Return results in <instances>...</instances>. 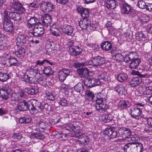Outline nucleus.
I'll list each match as a JSON object with an SVG mask.
<instances>
[{"label":"nucleus","instance_id":"f257e3e1","mask_svg":"<svg viewBox=\"0 0 152 152\" xmlns=\"http://www.w3.org/2000/svg\"><path fill=\"white\" fill-rule=\"evenodd\" d=\"M29 112L32 114L35 115L39 112H43L45 109L46 110V106L48 105L45 102H41L37 100L31 102Z\"/></svg>","mask_w":152,"mask_h":152},{"label":"nucleus","instance_id":"f03ea898","mask_svg":"<svg viewBox=\"0 0 152 152\" xmlns=\"http://www.w3.org/2000/svg\"><path fill=\"white\" fill-rule=\"evenodd\" d=\"M124 149L125 152H142L143 145L138 142H128L124 145Z\"/></svg>","mask_w":152,"mask_h":152},{"label":"nucleus","instance_id":"7ed1b4c3","mask_svg":"<svg viewBox=\"0 0 152 152\" xmlns=\"http://www.w3.org/2000/svg\"><path fill=\"white\" fill-rule=\"evenodd\" d=\"M105 62V58L100 56L97 55L96 56L92 55V58L88 62V65L95 66L101 65Z\"/></svg>","mask_w":152,"mask_h":152},{"label":"nucleus","instance_id":"20e7f679","mask_svg":"<svg viewBox=\"0 0 152 152\" xmlns=\"http://www.w3.org/2000/svg\"><path fill=\"white\" fill-rule=\"evenodd\" d=\"M3 27L4 30L8 32L12 31L14 28L12 23L9 18L8 12L6 11L4 12Z\"/></svg>","mask_w":152,"mask_h":152},{"label":"nucleus","instance_id":"39448f33","mask_svg":"<svg viewBox=\"0 0 152 152\" xmlns=\"http://www.w3.org/2000/svg\"><path fill=\"white\" fill-rule=\"evenodd\" d=\"M45 28L41 23H38L34 27L33 32L31 33V35L35 37H40L44 34Z\"/></svg>","mask_w":152,"mask_h":152},{"label":"nucleus","instance_id":"423d86ee","mask_svg":"<svg viewBox=\"0 0 152 152\" xmlns=\"http://www.w3.org/2000/svg\"><path fill=\"white\" fill-rule=\"evenodd\" d=\"M38 70L36 69H31L28 71L27 74H25L23 76V79L26 82L31 83L33 79L38 73Z\"/></svg>","mask_w":152,"mask_h":152},{"label":"nucleus","instance_id":"0eeeda50","mask_svg":"<svg viewBox=\"0 0 152 152\" xmlns=\"http://www.w3.org/2000/svg\"><path fill=\"white\" fill-rule=\"evenodd\" d=\"M118 3L121 7V12L122 14H131L130 13L131 7L130 5L128 4L124 0H118Z\"/></svg>","mask_w":152,"mask_h":152},{"label":"nucleus","instance_id":"6e6552de","mask_svg":"<svg viewBox=\"0 0 152 152\" xmlns=\"http://www.w3.org/2000/svg\"><path fill=\"white\" fill-rule=\"evenodd\" d=\"M41 22L43 26L45 28L48 29L52 26L51 25L52 22V17L49 14H44L41 18Z\"/></svg>","mask_w":152,"mask_h":152},{"label":"nucleus","instance_id":"1a4fd4ad","mask_svg":"<svg viewBox=\"0 0 152 152\" xmlns=\"http://www.w3.org/2000/svg\"><path fill=\"white\" fill-rule=\"evenodd\" d=\"M9 90L10 89L8 85H3L0 87V96L4 100L8 99L9 97Z\"/></svg>","mask_w":152,"mask_h":152},{"label":"nucleus","instance_id":"9d476101","mask_svg":"<svg viewBox=\"0 0 152 152\" xmlns=\"http://www.w3.org/2000/svg\"><path fill=\"white\" fill-rule=\"evenodd\" d=\"M79 25L82 29L88 30L92 29L91 22L89 19H82L79 22Z\"/></svg>","mask_w":152,"mask_h":152},{"label":"nucleus","instance_id":"9b49d317","mask_svg":"<svg viewBox=\"0 0 152 152\" xmlns=\"http://www.w3.org/2000/svg\"><path fill=\"white\" fill-rule=\"evenodd\" d=\"M41 10L46 12L52 11L53 9L54 6L50 2L42 1L39 4Z\"/></svg>","mask_w":152,"mask_h":152},{"label":"nucleus","instance_id":"f8f14e48","mask_svg":"<svg viewBox=\"0 0 152 152\" xmlns=\"http://www.w3.org/2000/svg\"><path fill=\"white\" fill-rule=\"evenodd\" d=\"M31 101L29 100L27 102L25 100H23L19 102L16 108L21 111H25L28 109V110L29 111V110L30 109V106L31 104Z\"/></svg>","mask_w":152,"mask_h":152},{"label":"nucleus","instance_id":"ddd939ff","mask_svg":"<svg viewBox=\"0 0 152 152\" xmlns=\"http://www.w3.org/2000/svg\"><path fill=\"white\" fill-rule=\"evenodd\" d=\"M84 83L85 86L90 88L99 85L100 81L94 78H89L84 80Z\"/></svg>","mask_w":152,"mask_h":152},{"label":"nucleus","instance_id":"4468645a","mask_svg":"<svg viewBox=\"0 0 152 152\" xmlns=\"http://www.w3.org/2000/svg\"><path fill=\"white\" fill-rule=\"evenodd\" d=\"M69 128L70 131L71 130L74 132V134L72 136L73 137H79L83 135L82 131L80 129V127L79 126H74L72 124H70Z\"/></svg>","mask_w":152,"mask_h":152},{"label":"nucleus","instance_id":"2eb2a0df","mask_svg":"<svg viewBox=\"0 0 152 152\" xmlns=\"http://www.w3.org/2000/svg\"><path fill=\"white\" fill-rule=\"evenodd\" d=\"M130 114L131 117L136 118L141 114L142 112V108L138 106H135L131 107L130 109Z\"/></svg>","mask_w":152,"mask_h":152},{"label":"nucleus","instance_id":"dca6fc26","mask_svg":"<svg viewBox=\"0 0 152 152\" xmlns=\"http://www.w3.org/2000/svg\"><path fill=\"white\" fill-rule=\"evenodd\" d=\"M70 72V70L67 69H63L60 71L58 72V78L61 82L64 81L66 77L69 75Z\"/></svg>","mask_w":152,"mask_h":152},{"label":"nucleus","instance_id":"f3484780","mask_svg":"<svg viewBox=\"0 0 152 152\" xmlns=\"http://www.w3.org/2000/svg\"><path fill=\"white\" fill-rule=\"evenodd\" d=\"M27 23V27L29 28H32L34 27L37 24L38 20L37 18L35 16L30 17L27 16L26 18Z\"/></svg>","mask_w":152,"mask_h":152},{"label":"nucleus","instance_id":"a211bd4d","mask_svg":"<svg viewBox=\"0 0 152 152\" xmlns=\"http://www.w3.org/2000/svg\"><path fill=\"white\" fill-rule=\"evenodd\" d=\"M139 91L141 94L149 95L152 94V87L151 86L141 87L139 88Z\"/></svg>","mask_w":152,"mask_h":152},{"label":"nucleus","instance_id":"6ab92c4d","mask_svg":"<svg viewBox=\"0 0 152 152\" xmlns=\"http://www.w3.org/2000/svg\"><path fill=\"white\" fill-rule=\"evenodd\" d=\"M17 41L16 45H18V43H22L23 45L26 44L28 42V37L25 35L23 34H20L16 38Z\"/></svg>","mask_w":152,"mask_h":152},{"label":"nucleus","instance_id":"aec40b11","mask_svg":"<svg viewBox=\"0 0 152 152\" xmlns=\"http://www.w3.org/2000/svg\"><path fill=\"white\" fill-rule=\"evenodd\" d=\"M5 11L7 12L6 11ZM7 12L8 13L9 18H10L15 21H16L18 22H20L21 20L22 19L20 17V14L19 13H17L15 12H10L7 11Z\"/></svg>","mask_w":152,"mask_h":152},{"label":"nucleus","instance_id":"412c9836","mask_svg":"<svg viewBox=\"0 0 152 152\" xmlns=\"http://www.w3.org/2000/svg\"><path fill=\"white\" fill-rule=\"evenodd\" d=\"M13 7L15 10L18 11L21 13L24 12L26 11L25 9L19 1H15L13 3Z\"/></svg>","mask_w":152,"mask_h":152},{"label":"nucleus","instance_id":"4be33fe9","mask_svg":"<svg viewBox=\"0 0 152 152\" xmlns=\"http://www.w3.org/2000/svg\"><path fill=\"white\" fill-rule=\"evenodd\" d=\"M69 49L71 51V55L74 56L79 55L83 50L81 48L77 46L74 47L71 46L69 47Z\"/></svg>","mask_w":152,"mask_h":152},{"label":"nucleus","instance_id":"5701e85b","mask_svg":"<svg viewBox=\"0 0 152 152\" xmlns=\"http://www.w3.org/2000/svg\"><path fill=\"white\" fill-rule=\"evenodd\" d=\"M62 30L65 35L71 36L73 32V29L72 27L70 26L64 25L63 26Z\"/></svg>","mask_w":152,"mask_h":152},{"label":"nucleus","instance_id":"b1692460","mask_svg":"<svg viewBox=\"0 0 152 152\" xmlns=\"http://www.w3.org/2000/svg\"><path fill=\"white\" fill-rule=\"evenodd\" d=\"M105 132L107 134L111 136L112 138L116 137L118 134L117 132L115 130V129L113 127L106 129L105 130Z\"/></svg>","mask_w":152,"mask_h":152},{"label":"nucleus","instance_id":"393cba45","mask_svg":"<svg viewBox=\"0 0 152 152\" xmlns=\"http://www.w3.org/2000/svg\"><path fill=\"white\" fill-rule=\"evenodd\" d=\"M142 81V79L140 77H135L132 79L129 83V84L132 87H134L140 84Z\"/></svg>","mask_w":152,"mask_h":152},{"label":"nucleus","instance_id":"a878e982","mask_svg":"<svg viewBox=\"0 0 152 152\" xmlns=\"http://www.w3.org/2000/svg\"><path fill=\"white\" fill-rule=\"evenodd\" d=\"M136 39L138 41H141L147 42L148 40L145 35L142 32H138L136 34Z\"/></svg>","mask_w":152,"mask_h":152},{"label":"nucleus","instance_id":"bb28decb","mask_svg":"<svg viewBox=\"0 0 152 152\" xmlns=\"http://www.w3.org/2000/svg\"><path fill=\"white\" fill-rule=\"evenodd\" d=\"M118 3L115 0H107L105 5L107 8L113 9L116 7Z\"/></svg>","mask_w":152,"mask_h":152},{"label":"nucleus","instance_id":"cd10ccee","mask_svg":"<svg viewBox=\"0 0 152 152\" xmlns=\"http://www.w3.org/2000/svg\"><path fill=\"white\" fill-rule=\"evenodd\" d=\"M140 62V60L138 58L134 57L130 63L129 67L131 69H136L139 66Z\"/></svg>","mask_w":152,"mask_h":152},{"label":"nucleus","instance_id":"c85d7f7f","mask_svg":"<svg viewBox=\"0 0 152 152\" xmlns=\"http://www.w3.org/2000/svg\"><path fill=\"white\" fill-rule=\"evenodd\" d=\"M112 45L109 41H104L102 43L101 47L103 50L109 51L112 48Z\"/></svg>","mask_w":152,"mask_h":152},{"label":"nucleus","instance_id":"c756f323","mask_svg":"<svg viewBox=\"0 0 152 152\" xmlns=\"http://www.w3.org/2000/svg\"><path fill=\"white\" fill-rule=\"evenodd\" d=\"M77 72L79 75L82 77L88 76V71L86 68L79 69H77Z\"/></svg>","mask_w":152,"mask_h":152},{"label":"nucleus","instance_id":"7c9ffc66","mask_svg":"<svg viewBox=\"0 0 152 152\" xmlns=\"http://www.w3.org/2000/svg\"><path fill=\"white\" fill-rule=\"evenodd\" d=\"M25 52V50L23 48L21 47L14 53L17 57H20L24 56Z\"/></svg>","mask_w":152,"mask_h":152},{"label":"nucleus","instance_id":"2f4dec72","mask_svg":"<svg viewBox=\"0 0 152 152\" xmlns=\"http://www.w3.org/2000/svg\"><path fill=\"white\" fill-rule=\"evenodd\" d=\"M115 54H112V58L113 59L116 61L117 62L123 61L124 60V58L123 56L120 53H116Z\"/></svg>","mask_w":152,"mask_h":152},{"label":"nucleus","instance_id":"473e14b6","mask_svg":"<svg viewBox=\"0 0 152 152\" xmlns=\"http://www.w3.org/2000/svg\"><path fill=\"white\" fill-rule=\"evenodd\" d=\"M108 107V104L104 102L99 104L96 105V109L102 111H105L107 110Z\"/></svg>","mask_w":152,"mask_h":152},{"label":"nucleus","instance_id":"72a5a7b5","mask_svg":"<svg viewBox=\"0 0 152 152\" xmlns=\"http://www.w3.org/2000/svg\"><path fill=\"white\" fill-rule=\"evenodd\" d=\"M53 26V25H52V26L50 27L47 29V30H50L52 34L55 36H59L60 33L58 29L56 27L54 28Z\"/></svg>","mask_w":152,"mask_h":152},{"label":"nucleus","instance_id":"f704fd0d","mask_svg":"<svg viewBox=\"0 0 152 152\" xmlns=\"http://www.w3.org/2000/svg\"><path fill=\"white\" fill-rule=\"evenodd\" d=\"M7 60L10 64L9 66H17L18 65V61L15 58L10 56V58L7 59Z\"/></svg>","mask_w":152,"mask_h":152},{"label":"nucleus","instance_id":"c9c22d12","mask_svg":"<svg viewBox=\"0 0 152 152\" xmlns=\"http://www.w3.org/2000/svg\"><path fill=\"white\" fill-rule=\"evenodd\" d=\"M10 77L9 75L6 73L3 72H0V81L4 82L7 80Z\"/></svg>","mask_w":152,"mask_h":152},{"label":"nucleus","instance_id":"e433bc0d","mask_svg":"<svg viewBox=\"0 0 152 152\" xmlns=\"http://www.w3.org/2000/svg\"><path fill=\"white\" fill-rule=\"evenodd\" d=\"M25 92L27 93L28 94L34 95L37 93V91L35 88H29L26 87L24 89Z\"/></svg>","mask_w":152,"mask_h":152},{"label":"nucleus","instance_id":"4c0bfd02","mask_svg":"<svg viewBox=\"0 0 152 152\" xmlns=\"http://www.w3.org/2000/svg\"><path fill=\"white\" fill-rule=\"evenodd\" d=\"M43 71L44 73L47 76H50L53 73L51 68L49 66L45 67L43 69Z\"/></svg>","mask_w":152,"mask_h":152},{"label":"nucleus","instance_id":"58836bf2","mask_svg":"<svg viewBox=\"0 0 152 152\" xmlns=\"http://www.w3.org/2000/svg\"><path fill=\"white\" fill-rule=\"evenodd\" d=\"M74 89L77 92H83L84 90V87L82 83H79L74 86Z\"/></svg>","mask_w":152,"mask_h":152},{"label":"nucleus","instance_id":"ea45409f","mask_svg":"<svg viewBox=\"0 0 152 152\" xmlns=\"http://www.w3.org/2000/svg\"><path fill=\"white\" fill-rule=\"evenodd\" d=\"M128 77L126 73H121L119 74L117 77L118 80L120 82H123L126 80L128 78Z\"/></svg>","mask_w":152,"mask_h":152},{"label":"nucleus","instance_id":"a19ab883","mask_svg":"<svg viewBox=\"0 0 152 152\" xmlns=\"http://www.w3.org/2000/svg\"><path fill=\"white\" fill-rule=\"evenodd\" d=\"M103 120L104 122L108 123L110 121L112 122L114 121V119L113 118V117L111 114H108L105 115L103 116Z\"/></svg>","mask_w":152,"mask_h":152},{"label":"nucleus","instance_id":"79ce46f5","mask_svg":"<svg viewBox=\"0 0 152 152\" xmlns=\"http://www.w3.org/2000/svg\"><path fill=\"white\" fill-rule=\"evenodd\" d=\"M31 121V118L29 117H22L19 119V122L20 123L27 124L29 123Z\"/></svg>","mask_w":152,"mask_h":152},{"label":"nucleus","instance_id":"37998d69","mask_svg":"<svg viewBox=\"0 0 152 152\" xmlns=\"http://www.w3.org/2000/svg\"><path fill=\"white\" fill-rule=\"evenodd\" d=\"M115 91L118 93L119 95H125L126 93V89L124 87H120L119 86L115 88Z\"/></svg>","mask_w":152,"mask_h":152},{"label":"nucleus","instance_id":"c03bdc74","mask_svg":"<svg viewBox=\"0 0 152 152\" xmlns=\"http://www.w3.org/2000/svg\"><path fill=\"white\" fill-rule=\"evenodd\" d=\"M33 137L34 139L43 140L45 138L44 135L41 133H36L33 134Z\"/></svg>","mask_w":152,"mask_h":152},{"label":"nucleus","instance_id":"a18cd8bd","mask_svg":"<svg viewBox=\"0 0 152 152\" xmlns=\"http://www.w3.org/2000/svg\"><path fill=\"white\" fill-rule=\"evenodd\" d=\"M118 107L121 109H125L127 106L126 101L125 100H121L118 102Z\"/></svg>","mask_w":152,"mask_h":152},{"label":"nucleus","instance_id":"49530a36","mask_svg":"<svg viewBox=\"0 0 152 152\" xmlns=\"http://www.w3.org/2000/svg\"><path fill=\"white\" fill-rule=\"evenodd\" d=\"M38 125L39 128V130L40 131L41 129L42 130L41 131H42L47 129L48 126V124L44 122H39Z\"/></svg>","mask_w":152,"mask_h":152},{"label":"nucleus","instance_id":"de8ad7c7","mask_svg":"<svg viewBox=\"0 0 152 152\" xmlns=\"http://www.w3.org/2000/svg\"><path fill=\"white\" fill-rule=\"evenodd\" d=\"M98 79L103 80L105 81L107 80V76L105 72H102L98 75Z\"/></svg>","mask_w":152,"mask_h":152},{"label":"nucleus","instance_id":"09e8293b","mask_svg":"<svg viewBox=\"0 0 152 152\" xmlns=\"http://www.w3.org/2000/svg\"><path fill=\"white\" fill-rule=\"evenodd\" d=\"M146 5L145 2L142 0L139 1L137 4V5L138 7L141 9H145Z\"/></svg>","mask_w":152,"mask_h":152},{"label":"nucleus","instance_id":"8fccbe9b","mask_svg":"<svg viewBox=\"0 0 152 152\" xmlns=\"http://www.w3.org/2000/svg\"><path fill=\"white\" fill-rule=\"evenodd\" d=\"M124 130V139L126 138H128L130 137L131 135V132L130 129L127 128L123 127Z\"/></svg>","mask_w":152,"mask_h":152},{"label":"nucleus","instance_id":"3c124183","mask_svg":"<svg viewBox=\"0 0 152 152\" xmlns=\"http://www.w3.org/2000/svg\"><path fill=\"white\" fill-rule=\"evenodd\" d=\"M87 95L88 98L87 99L88 100L92 101L95 97L94 94L90 91H87L86 93Z\"/></svg>","mask_w":152,"mask_h":152},{"label":"nucleus","instance_id":"603ef678","mask_svg":"<svg viewBox=\"0 0 152 152\" xmlns=\"http://www.w3.org/2000/svg\"><path fill=\"white\" fill-rule=\"evenodd\" d=\"M134 54L133 53H130L128 56H126L124 58V61L127 63H128L130 61H132L134 58Z\"/></svg>","mask_w":152,"mask_h":152},{"label":"nucleus","instance_id":"864d4df0","mask_svg":"<svg viewBox=\"0 0 152 152\" xmlns=\"http://www.w3.org/2000/svg\"><path fill=\"white\" fill-rule=\"evenodd\" d=\"M46 97L49 100L53 101L55 99L56 96L52 93L48 92L46 94Z\"/></svg>","mask_w":152,"mask_h":152},{"label":"nucleus","instance_id":"5fc2aeb1","mask_svg":"<svg viewBox=\"0 0 152 152\" xmlns=\"http://www.w3.org/2000/svg\"><path fill=\"white\" fill-rule=\"evenodd\" d=\"M76 9L77 12L80 14L82 16V14H83L84 12V10L86 8H83L81 6H78L77 7Z\"/></svg>","mask_w":152,"mask_h":152},{"label":"nucleus","instance_id":"6e6d98bb","mask_svg":"<svg viewBox=\"0 0 152 152\" xmlns=\"http://www.w3.org/2000/svg\"><path fill=\"white\" fill-rule=\"evenodd\" d=\"M84 11H84L83 14L82 15V17L83 18V19H87L89 17L90 15L89 10L86 8Z\"/></svg>","mask_w":152,"mask_h":152},{"label":"nucleus","instance_id":"4d7b16f0","mask_svg":"<svg viewBox=\"0 0 152 152\" xmlns=\"http://www.w3.org/2000/svg\"><path fill=\"white\" fill-rule=\"evenodd\" d=\"M10 99L12 101H16L18 100L19 97L17 94L12 93L11 95Z\"/></svg>","mask_w":152,"mask_h":152},{"label":"nucleus","instance_id":"13d9d810","mask_svg":"<svg viewBox=\"0 0 152 152\" xmlns=\"http://www.w3.org/2000/svg\"><path fill=\"white\" fill-rule=\"evenodd\" d=\"M118 137H120L123 139H124V130L123 127L120 128L118 131Z\"/></svg>","mask_w":152,"mask_h":152},{"label":"nucleus","instance_id":"bf43d9fd","mask_svg":"<svg viewBox=\"0 0 152 152\" xmlns=\"http://www.w3.org/2000/svg\"><path fill=\"white\" fill-rule=\"evenodd\" d=\"M87 64V63L84 62H76L74 64V66L75 68H78L81 66H86Z\"/></svg>","mask_w":152,"mask_h":152},{"label":"nucleus","instance_id":"052dcab7","mask_svg":"<svg viewBox=\"0 0 152 152\" xmlns=\"http://www.w3.org/2000/svg\"><path fill=\"white\" fill-rule=\"evenodd\" d=\"M67 100L64 98L61 99L58 102V104L61 106H64L66 105Z\"/></svg>","mask_w":152,"mask_h":152},{"label":"nucleus","instance_id":"680f3d73","mask_svg":"<svg viewBox=\"0 0 152 152\" xmlns=\"http://www.w3.org/2000/svg\"><path fill=\"white\" fill-rule=\"evenodd\" d=\"M96 102V104H99L104 102L103 99L102 97H100V96H97Z\"/></svg>","mask_w":152,"mask_h":152},{"label":"nucleus","instance_id":"e2e57ef3","mask_svg":"<svg viewBox=\"0 0 152 152\" xmlns=\"http://www.w3.org/2000/svg\"><path fill=\"white\" fill-rule=\"evenodd\" d=\"M125 35L128 41L131 42L132 39V32H131V33H126Z\"/></svg>","mask_w":152,"mask_h":152},{"label":"nucleus","instance_id":"0e129e2a","mask_svg":"<svg viewBox=\"0 0 152 152\" xmlns=\"http://www.w3.org/2000/svg\"><path fill=\"white\" fill-rule=\"evenodd\" d=\"M30 7H33L34 8H37L39 7V4H38L37 2L34 1L32 3H30L29 5Z\"/></svg>","mask_w":152,"mask_h":152},{"label":"nucleus","instance_id":"69168bd1","mask_svg":"<svg viewBox=\"0 0 152 152\" xmlns=\"http://www.w3.org/2000/svg\"><path fill=\"white\" fill-rule=\"evenodd\" d=\"M12 137L14 139H20L22 137V136L20 134L14 133L12 136Z\"/></svg>","mask_w":152,"mask_h":152},{"label":"nucleus","instance_id":"338daca9","mask_svg":"<svg viewBox=\"0 0 152 152\" xmlns=\"http://www.w3.org/2000/svg\"><path fill=\"white\" fill-rule=\"evenodd\" d=\"M88 45L90 47L92 48L93 49H96L97 50H99V46L96 44H88Z\"/></svg>","mask_w":152,"mask_h":152},{"label":"nucleus","instance_id":"774afa93","mask_svg":"<svg viewBox=\"0 0 152 152\" xmlns=\"http://www.w3.org/2000/svg\"><path fill=\"white\" fill-rule=\"evenodd\" d=\"M24 92V91L20 90L18 91V94L21 97L24 98L26 97V95Z\"/></svg>","mask_w":152,"mask_h":152}]
</instances>
